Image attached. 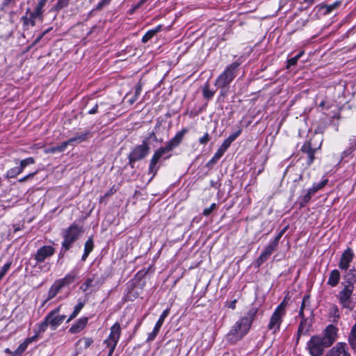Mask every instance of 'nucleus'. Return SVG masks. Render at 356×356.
I'll use <instances>...</instances> for the list:
<instances>
[{"label":"nucleus","instance_id":"34","mask_svg":"<svg viewBox=\"0 0 356 356\" xmlns=\"http://www.w3.org/2000/svg\"><path fill=\"white\" fill-rule=\"evenodd\" d=\"M202 93L204 97L206 99L209 100L213 97L215 91L211 90L209 88V84L207 83L203 87Z\"/></svg>","mask_w":356,"mask_h":356},{"label":"nucleus","instance_id":"28","mask_svg":"<svg viewBox=\"0 0 356 356\" xmlns=\"http://www.w3.org/2000/svg\"><path fill=\"white\" fill-rule=\"evenodd\" d=\"M22 172V171L19 166L12 168L7 171L6 174L5 175V177L6 179L15 178Z\"/></svg>","mask_w":356,"mask_h":356},{"label":"nucleus","instance_id":"52","mask_svg":"<svg viewBox=\"0 0 356 356\" xmlns=\"http://www.w3.org/2000/svg\"><path fill=\"white\" fill-rule=\"evenodd\" d=\"M111 0H100L97 6V9H102L104 6L110 3Z\"/></svg>","mask_w":356,"mask_h":356},{"label":"nucleus","instance_id":"15","mask_svg":"<svg viewBox=\"0 0 356 356\" xmlns=\"http://www.w3.org/2000/svg\"><path fill=\"white\" fill-rule=\"evenodd\" d=\"M337 328L333 325H329L324 331V336L321 337L325 346H331L337 339Z\"/></svg>","mask_w":356,"mask_h":356},{"label":"nucleus","instance_id":"18","mask_svg":"<svg viewBox=\"0 0 356 356\" xmlns=\"http://www.w3.org/2000/svg\"><path fill=\"white\" fill-rule=\"evenodd\" d=\"M353 259V253L351 249H347L341 255L339 267L342 270H347Z\"/></svg>","mask_w":356,"mask_h":356},{"label":"nucleus","instance_id":"29","mask_svg":"<svg viewBox=\"0 0 356 356\" xmlns=\"http://www.w3.org/2000/svg\"><path fill=\"white\" fill-rule=\"evenodd\" d=\"M15 163H19V167L23 172L26 166L33 164L35 163V159L33 157H29L20 161H19L18 160H15Z\"/></svg>","mask_w":356,"mask_h":356},{"label":"nucleus","instance_id":"14","mask_svg":"<svg viewBox=\"0 0 356 356\" xmlns=\"http://www.w3.org/2000/svg\"><path fill=\"white\" fill-rule=\"evenodd\" d=\"M328 182L327 179L323 180L320 183L314 184L312 187L309 188L307 193L302 197L300 205L305 206L312 198V196L314 195L317 191L322 189Z\"/></svg>","mask_w":356,"mask_h":356},{"label":"nucleus","instance_id":"31","mask_svg":"<svg viewBox=\"0 0 356 356\" xmlns=\"http://www.w3.org/2000/svg\"><path fill=\"white\" fill-rule=\"evenodd\" d=\"M348 341L351 347L356 350V323L351 329Z\"/></svg>","mask_w":356,"mask_h":356},{"label":"nucleus","instance_id":"41","mask_svg":"<svg viewBox=\"0 0 356 356\" xmlns=\"http://www.w3.org/2000/svg\"><path fill=\"white\" fill-rule=\"evenodd\" d=\"M241 130H238L237 131L231 134L227 138H226V140H228L229 144H232V143L234 142L237 138V137L241 134Z\"/></svg>","mask_w":356,"mask_h":356},{"label":"nucleus","instance_id":"37","mask_svg":"<svg viewBox=\"0 0 356 356\" xmlns=\"http://www.w3.org/2000/svg\"><path fill=\"white\" fill-rule=\"evenodd\" d=\"M47 2V0H40L39 1V2L38 3L35 8V10L37 11V13H40V14L43 15V13H44V7L46 4V3Z\"/></svg>","mask_w":356,"mask_h":356},{"label":"nucleus","instance_id":"42","mask_svg":"<svg viewBox=\"0 0 356 356\" xmlns=\"http://www.w3.org/2000/svg\"><path fill=\"white\" fill-rule=\"evenodd\" d=\"M241 130H238L237 131L231 134L227 138H226V140H228L229 144H232V143L234 142L237 138V137L241 134Z\"/></svg>","mask_w":356,"mask_h":356},{"label":"nucleus","instance_id":"24","mask_svg":"<svg viewBox=\"0 0 356 356\" xmlns=\"http://www.w3.org/2000/svg\"><path fill=\"white\" fill-rule=\"evenodd\" d=\"M340 279V273L335 269L330 272L327 284L331 286H335L338 284Z\"/></svg>","mask_w":356,"mask_h":356},{"label":"nucleus","instance_id":"2","mask_svg":"<svg viewBox=\"0 0 356 356\" xmlns=\"http://www.w3.org/2000/svg\"><path fill=\"white\" fill-rule=\"evenodd\" d=\"M188 131V129L187 128H184L181 131L177 132L175 136L171 138L166 144L165 147H161L159 148L156 151L154 152L149 165L148 172L149 174H152V179L155 176L156 174L159 166H157V163L160 159L167 152H169L178 147L181 143L182 142V140Z\"/></svg>","mask_w":356,"mask_h":356},{"label":"nucleus","instance_id":"62","mask_svg":"<svg viewBox=\"0 0 356 356\" xmlns=\"http://www.w3.org/2000/svg\"><path fill=\"white\" fill-rule=\"evenodd\" d=\"M279 241H280L279 240L274 238V240L273 241H271L268 245H270L271 247H273L274 249L276 250L277 248Z\"/></svg>","mask_w":356,"mask_h":356},{"label":"nucleus","instance_id":"44","mask_svg":"<svg viewBox=\"0 0 356 356\" xmlns=\"http://www.w3.org/2000/svg\"><path fill=\"white\" fill-rule=\"evenodd\" d=\"M169 313H170V309L168 308V309H165L162 312V314L160 316V317H159V320L157 321V322L160 323H161L163 325L165 318L168 316Z\"/></svg>","mask_w":356,"mask_h":356},{"label":"nucleus","instance_id":"5","mask_svg":"<svg viewBox=\"0 0 356 356\" xmlns=\"http://www.w3.org/2000/svg\"><path fill=\"white\" fill-rule=\"evenodd\" d=\"M150 136L143 140L142 144L136 145L129 153L128 156L129 163L132 168H134V164L136 161L143 160L149 153L150 147L148 139Z\"/></svg>","mask_w":356,"mask_h":356},{"label":"nucleus","instance_id":"36","mask_svg":"<svg viewBox=\"0 0 356 356\" xmlns=\"http://www.w3.org/2000/svg\"><path fill=\"white\" fill-rule=\"evenodd\" d=\"M70 0H58L57 3L55 6V9L56 10H60L63 8H65L68 6Z\"/></svg>","mask_w":356,"mask_h":356},{"label":"nucleus","instance_id":"61","mask_svg":"<svg viewBox=\"0 0 356 356\" xmlns=\"http://www.w3.org/2000/svg\"><path fill=\"white\" fill-rule=\"evenodd\" d=\"M60 307L61 306H58V307H56L55 309L51 311L50 312L48 313V314H51V315H59L58 313L60 312Z\"/></svg>","mask_w":356,"mask_h":356},{"label":"nucleus","instance_id":"3","mask_svg":"<svg viewBox=\"0 0 356 356\" xmlns=\"http://www.w3.org/2000/svg\"><path fill=\"white\" fill-rule=\"evenodd\" d=\"M77 277V273L74 270H72L63 278L56 280L50 286L48 291L47 298L42 303V306H44L49 300L54 298L64 287L74 282Z\"/></svg>","mask_w":356,"mask_h":356},{"label":"nucleus","instance_id":"51","mask_svg":"<svg viewBox=\"0 0 356 356\" xmlns=\"http://www.w3.org/2000/svg\"><path fill=\"white\" fill-rule=\"evenodd\" d=\"M221 90H220V95L218 97V100H222L223 101L224 100V98L227 95V92H228V89L229 88H220Z\"/></svg>","mask_w":356,"mask_h":356},{"label":"nucleus","instance_id":"43","mask_svg":"<svg viewBox=\"0 0 356 356\" xmlns=\"http://www.w3.org/2000/svg\"><path fill=\"white\" fill-rule=\"evenodd\" d=\"M241 130H238L237 131L231 134L227 138H226V140H228L229 144H232V143L234 142L237 138V137L241 134Z\"/></svg>","mask_w":356,"mask_h":356},{"label":"nucleus","instance_id":"45","mask_svg":"<svg viewBox=\"0 0 356 356\" xmlns=\"http://www.w3.org/2000/svg\"><path fill=\"white\" fill-rule=\"evenodd\" d=\"M81 341H83L85 348H88L93 343V341L92 339L87 338V337L82 338L81 339L79 340L78 342H81Z\"/></svg>","mask_w":356,"mask_h":356},{"label":"nucleus","instance_id":"22","mask_svg":"<svg viewBox=\"0 0 356 356\" xmlns=\"http://www.w3.org/2000/svg\"><path fill=\"white\" fill-rule=\"evenodd\" d=\"M275 250L273 247L268 245L265 250L262 252V253L259 255L258 259L256 261V265L257 267H259L264 261H266L270 254Z\"/></svg>","mask_w":356,"mask_h":356},{"label":"nucleus","instance_id":"10","mask_svg":"<svg viewBox=\"0 0 356 356\" xmlns=\"http://www.w3.org/2000/svg\"><path fill=\"white\" fill-rule=\"evenodd\" d=\"M354 286L349 283L339 293L337 298L341 306L349 310L353 309V302L351 300V296L353 292Z\"/></svg>","mask_w":356,"mask_h":356},{"label":"nucleus","instance_id":"46","mask_svg":"<svg viewBox=\"0 0 356 356\" xmlns=\"http://www.w3.org/2000/svg\"><path fill=\"white\" fill-rule=\"evenodd\" d=\"M159 332H158L155 329H153L152 332L148 334V337L147 338V341L150 342V341H152L153 340H154Z\"/></svg>","mask_w":356,"mask_h":356},{"label":"nucleus","instance_id":"59","mask_svg":"<svg viewBox=\"0 0 356 356\" xmlns=\"http://www.w3.org/2000/svg\"><path fill=\"white\" fill-rule=\"evenodd\" d=\"M37 339H38V334H35L34 336H33L31 337L26 338L25 340L29 345L32 342L35 341Z\"/></svg>","mask_w":356,"mask_h":356},{"label":"nucleus","instance_id":"50","mask_svg":"<svg viewBox=\"0 0 356 356\" xmlns=\"http://www.w3.org/2000/svg\"><path fill=\"white\" fill-rule=\"evenodd\" d=\"M11 265H12V261L7 262L1 268V269L0 270V272L2 273L5 275L9 270Z\"/></svg>","mask_w":356,"mask_h":356},{"label":"nucleus","instance_id":"35","mask_svg":"<svg viewBox=\"0 0 356 356\" xmlns=\"http://www.w3.org/2000/svg\"><path fill=\"white\" fill-rule=\"evenodd\" d=\"M29 346V343L26 342V340L23 343H22L18 348L15 350L13 353H12V356H17L21 355L22 353H24L26 349Z\"/></svg>","mask_w":356,"mask_h":356},{"label":"nucleus","instance_id":"20","mask_svg":"<svg viewBox=\"0 0 356 356\" xmlns=\"http://www.w3.org/2000/svg\"><path fill=\"white\" fill-rule=\"evenodd\" d=\"M88 322V317H81L69 329V332L76 334L80 332L86 326Z\"/></svg>","mask_w":356,"mask_h":356},{"label":"nucleus","instance_id":"21","mask_svg":"<svg viewBox=\"0 0 356 356\" xmlns=\"http://www.w3.org/2000/svg\"><path fill=\"white\" fill-rule=\"evenodd\" d=\"M90 136V132L86 131L82 134H77L74 137L66 140L67 145H74L86 141Z\"/></svg>","mask_w":356,"mask_h":356},{"label":"nucleus","instance_id":"13","mask_svg":"<svg viewBox=\"0 0 356 356\" xmlns=\"http://www.w3.org/2000/svg\"><path fill=\"white\" fill-rule=\"evenodd\" d=\"M54 253L55 248L53 246L43 245L37 250L33 257L37 264H40L51 257Z\"/></svg>","mask_w":356,"mask_h":356},{"label":"nucleus","instance_id":"19","mask_svg":"<svg viewBox=\"0 0 356 356\" xmlns=\"http://www.w3.org/2000/svg\"><path fill=\"white\" fill-rule=\"evenodd\" d=\"M65 315H51L46 316V320L49 323V325L52 330H55L65 319Z\"/></svg>","mask_w":356,"mask_h":356},{"label":"nucleus","instance_id":"27","mask_svg":"<svg viewBox=\"0 0 356 356\" xmlns=\"http://www.w3.org/2000/svg\"><path fill=\"white\" fill-rule=\"evenodd\" d=\"M330 317L333 318V322H337L340 318V312L338 307L335 305H331L329 309Z\"/></svg>","mask_w":356,"mask_h":356},{"label":"nucleus","instance_id":"53","mask_svg":"<svg viewBox=\"0 0 356 356\" xmlns=\"http://www.w3.org/2000/svg\"><path fill=\"white\" fill-rule=\"evenodd\" d=\"M230 145L231 144L225 139L219 148L225 152Z\"/></svg>","mask_w":356,"mask_h":356},{"label":"nucleus","instance_id":"32","mask_svg":"<svg viewBox=\"0 0 356 356\" xmlns=\"http://www.w3.org/2000/svg\"><path fill=\"white\" fill-rule=\"evenodd\" d=\"M225 154V152L221 150L220 148L217 150V152L215 153L211 159V160L207 163V166H212L213 165L216 164L217 161L222 156V155Z\"/></svg>","mask_w":356,"mask_h":356},{"label":"nucleus","instance_id":"64","mask_svg":"<svg viewBox=\"0 0 356 356\" xmlns=\"http://www.w3.org/2000/svg\"><path fill=\"white\" fill-rule=\"evenodd\" d=\"M236 300H234L229 304L228 307L232 309H234L236 308Z\"/></svg>","mask_w":356,"mask_h":356},{"label":"nucleus","instance_id":"9","mask_svg":"<svg viewBox=\"0 0 356 356\" xmlns=\"http://www.w3.org/2000/svg\"><path fill=\"white\" fill-rule=\"evenodd\" d=\"M105 281V277L102 273H93L88 277L85 282L80 286V289L86 292L89 289L92 291H97Z\"/></svg>","mask_w":356,"mask_h":356},{"label":"nucleus","instance_id":"47","mask_svg":"<svg viewBox=\"0 0 356 356\" xmlns=\"http://www.w3.org/2000/svg\"><path fill=\"white\" fill-rule=\"evenodd\" d=\"M210 140V136L206 133L202 137L199 139V143L201 145H206Z\"/></svg>","mask_w":356,"mask_h":356},{"label":"nucleus","instance_id":"56","mask_svg":"<svg viewBox=\"0 0 356 356\" xmlns=\"http://www.w3.org/2000/svg\"><path fill=\"white\" fill-rule=\"evenodd\" d=\"M145 3V0H140L136 5L133 6L131 13H132L136 10L138 9L139 8H140Z\"/></svg>","mask_w":356,"mask_h":356},{"label":"nucleus","instance_id":"12","mask_svg":"<svg viewBox=\"0 0 356 356\" xmlns=\"http://www.w3.org/2000/svg\"><path fill=\"white\" fill-rule=\"evenodd\" d=\"M37 19L42 21L43 15L37 13L35 10H31L29 8L26 9L25 14L21 17L23 26L26 29H29L30 26L33 27L35 26V21Z\"/></svg>","mask_w":356,"mask_h":356},{"label":"nucleus","instance_id":"7","mask_svg":"<svg viewBox=\"0 0 356 356\" xmlns=\"http://www.w3.org/2000/svg\"><path fill=\"white\" fill-rule=\"evenodd\" d=\"M81 232V229L76 224H73L65 229L63 234L64 240L62 243V248L65 251L69 250L72 244L79 238Z\"/></svg>","mask_w":356,"mask_h":356},{"label":"nucleus","instance_id":"16","mask_svg":"<svg viewBox=\"0 0 356 356\" xmlns=\"http://www.w3.org/2000/svg\"><path fill=\"white\" fill-rule=\"evenodd\" d=\"M321 143L319 145L318 147H313L312 146V143L309 140L306 141L302 146L301 147L300 151L302 153H305L307 154V164L308 165H310L315 159V153L317 151L318 149L321 147Z\"/></svg>","mask_w":356,"mask_h":356},{"label":"nucleus","instance_id":"4","mask_svg":"<svg viewBox=\"0 0 356 356\" xmlns=\"http://www.w3.org/2000/svg\"><path fill=\"white\" fill-rule=\"evenodd\" d=\"M239 63L234 62L228 65L224 72L216 79L215 86L219 88H229L230 83L236 76Z\"/></svg>","mask_w":356,"mask_h":356},{"label":"nucleus","instance_id":"54","mask_svg":"<svg viewBox=\"0 0 356 356\" xmlns=\"http://www.w3.org/2000/svg\"><path fill=\"white\" fill-rule=\"evenodd\" d=\"M298 60V59L296 56L289 59L287 60V63H288L287 67H289L291 66H293V65H296Z\"/></svg>","mask_w":356,"mask_h":356},{"label":"nucleus","instance_id":"57","mask_svg":"<svg viewBox=\"0 0 356 356\" xmlns=\"http://www.w3.org/2000/svg\"><path fill=\"white\" fill-rule=\"evenodd\" d=\"M210 186H211V187L217 189V188H219L220 187L221 184H220V183L218 182V181L211 180L210 181Z\"/></svg>","mask_w":356,"mask_h":356},{"label":"nucleus","instance_id":"58","mask_svg":"<svg viewBox=\"0 0 356 356\" xmlns=\"http://www.w3.org/2000/svg\"><path fill=\"white\" fill-rule=\"evenodd\" d=\"M142 90V88L140 85H137L135 88V94L134 97H136V99H138V96L140 95Z\"/></svg>","mask_w":356,"mask_h":356},{"label":"nucleus","instance_id":"6","mask_svg":"<svg viewBox=\"0 0 356 356\" xmlns=\"http://www.w3.org/2000/svg\"><path fill=\"white\" fill-rule=\"evenodd\" d=\"M286 302L285 300H284L276 307L270 318V321L268 324V330H272L273 333H275L280 330V325L282 322V318L286 314Z\"/></svg>","mask_w":356,"mask_h":356},{"label":"nucleus","instance_id":"11","mask_svg":"<svg viewBox=\"0 0 356 356\" xmlns=\"http://www.w3.org/2000/svg\"><path fill=\"white\" fill-rule=\"evenodd\" d=\"M307 349L312 356H321L325 348L324 341L319 336H312L307 343Z\"/></svg>","mask_w":356,"mask_h":356},{"label":"nucleus","instance_id":"39","mask_svg":"<svg viewBox=\"0 0 356 356\" xmlns=\"http://www.w3.org/2000/svg\"><path fill=\"white\" fill-rule=\"evenodd\" d=\"M217 207V205L216 203H212L209 207L206 208L204 209L202 214L204 216H209L213 210H215Z\"/></svg>","mask_w":356,"mask_h":356},{"label":"nucleus","instance_id":"38","mask_svg":"<svg viewBox=\"0 0 356 356\" xmlns=\"http://www.w3.org/2000/svg\"><path fill=\"white\" fill-rule=\"evenodd\" d=\"M341 4L340 1H336L330 5L325 6L326 13H330L332 10L337 8Z\"/></svg>","mask_w":356,"mask_h":356},{"label":"nucleus","instance_id":"49","mask_svg":"<svg viewBox=\"0 0 356 356\" xmlns=\"http://www.w3.org/2000/svg\"><path fill=\"white\" fill-rule=\"evenodd\" d=\"M11 265H12V261L7 262L1 268V269L0 270V272L2 273L5 275L9 270Z\"/></svg>","mask_w":356,"mask_h":356},{"label":"nucleus","instance_id":"8","mask_svg":"<svg viewBox=\"0 0 356 356\" xmlns=\"http://www.w3.org/2000/svg\"><path fill=\"white\" fill-rule=\"evenodd\" d=\"M121 335V327L119 323H115L111 327L110 334L104 341V343L108 348V356H112Z\"/></svg>","mask_w":356,"mask_h":356},{"label":"nucleus","instance_id":"1","mask_svg":"<svg viewBox=\"0 0 356 356\" xmlns=\"http://www.w3.org/2000/svg\"><path fill=\"white\" fill-rule=\"evenodd\" d=\"M257 312L258 309L255 307H252L245 316L240 318L228 332V340L235 343L242 339L250 331Z\"/></svg>","mask_w":356,"mask_h":356},{"label":"nucleus","instance_id":"25","mask_svg":"<svg viewBox=\"0 0 356 356\" xmlns=\"http://www.w3.org/2000/svg\"><path fill=\"white\" fill-rule=\"evenodd\" d=\"M161 25H158L155 29L148 31L142 38V42L146 43L151 40L158 32L161 30Z\"/></svg>","mask_w":356,"mask_h":356},{"label":"nucleus","instance_id":"23","mask_svg":"<svg viewBox=\"0 0 356 356\" xmlns=\"http://www.w3.org/2000/svg\"><path fill=\"white\" fill-rule=\"evenodd\" d=\"M94 248V243L92 238H89L84 245V252L82 255L81 260L86 261L90 253Z\"/></svg>","mask_w":356,"mask_h":356},{"label":"nucleus","instance_id":"17","mask_svg":"<svg viewBox=\"0 0 356 356\" xmlns=\"http://www.w3.org/2000/svg\"><path fill=\"white\" fill-rule=\"evenodd\" d=\"M347 350V344L343 342H339L328 351L326 356H350Z\"/></svg>","mask_w":356,"mask_h":356},{"label":"nucleus","instance_id":"33","mask_svg":"<svg viewBox=\"0 0 356 356\" xmlns=\"http://www.w3.org/2000/svg\"><path fill=\"white\" fill-rule=\"evenodd\" d=\"M84 307V302H79L75 307H74V311L72 313V314L70 316V317L68 318V319L67 320V323H69L70 322L72 319H74L79 314V312H81V310L83 309V307Z\"/></svg>","mask_w":356,"mask_h":356},{"label":"nucleus","instance_id":"40","mask_svg":"<svg viewBox=\"0 0 356 356\" xmlns=\"http://www.w3.org/2000/svg\"><path fill=\"white\" fill-rule=\"evenodd\" d=\"M49 325V323H48V321L46 320V317L44 318V321L40 324L39 325V332H44L47 327Z\"/></svg>","mask_w":356,"mask_h":356},{"label":"nucleus","instance_id":"55","mask_svg":"<svg viewBox=\"0 0 356 356\" xmlns=\"http://www.w3.org/2000/svg\"><path fill=\"white\" fill-rule=\"evenodd\" d=\"M289 228V226H286L284 227L278 234L275 237V238H276L277 240H280V238L282 237V236L284 234V233L286 232V230L288 229Z\"/></svg>","mask_w":356,"mask_h":356},{"label":"nucleus","instance_id":"26","mask_svg":"<svg viewBox=\"0 0 356 356\" xmlns=\"http://www.w3.org/2000/svg\"><path fill=\"white\" fill-rule=\"evenodd\" d=\"M67 146L68 145H67L66 141H65L59 145L47 148L44 150V152L47 154H54L56 152H62L65 150V149L67 148Z\"/></svg>","mask_w":356,"mask_h":356},{"label":"nucleus","instance_id":"60","mask_svg":"<svg viewBox=\"0 0 356 356\" xmlns=\"http://www.w3.org/2000/svg\"><path fill=\"white\" fill-rule=\"evenodd\" d=\"M98 104H95L91 109L88 111V114L93 115L97 113Z\"/></svg>","mask_w":356,"mask_h":356},{"label":"nucleus","instance_id":"30","mask_svg":"<svg viewBox=\"0 0 356 356\" xmlns=\"http://www.w3.org/2000/svg\"><path fill=\"white\" fill-rule=\"evenodd\" d=\"M308 330V326L307 325V319L302 320L300 321L298 330V337H297V342H298V340L302 334H305L307 333Z\"/></svg>","mask_w":356,"mask_h":356},{"label":"nucleus","instance_id":"63","mask_svg":"<svg viewBox=\"0 0 356 356\" xmlns=\"http://www.w3.org/2000/svg\"><path fill=\"white\" fill-rule=\"evenodd\" d=\"M309 300V296H305L303 299H302V304H301V307L300 308H302V309H304L305 308V303L306 302Z\"/></svg>","mask_w":356,"mask_h":356},{"label":"nucleus","instance_id":"48","mask_svg":"<svg viewBox=\"0 0 356 356\" xmlns=\"http://www.w3.org/2000/svg\"><path fill=\"white\" fill-rule=\"evenodd\" d=\"M37 172H38L37 171H35L33 172L28 174L27 175L19 179V182L23 183V182L26 181L29 179L33 177L37 174Z\"/></svg>","mask_w":356,"mask_h":356}]
</instances>
